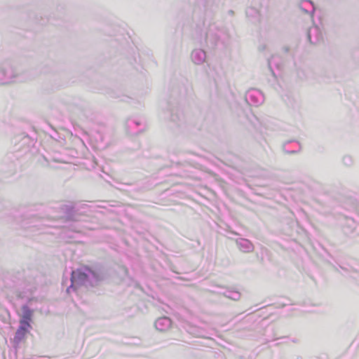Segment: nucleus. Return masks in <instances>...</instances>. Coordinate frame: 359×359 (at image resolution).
<instances>
[{"mask_svg":"<svg viewBox=\"0 0 359 359\" xmlns=\"http://www.w3.org/2000/svg\"><path fill=\"white\" fill-rule=\"evenodd\" d=\"M20 327L16 331L15 339L20 341L23 339L31 328L30 323L27 320H20Z\"/></svg>","mask_w":359,"mask_h":359,"instance_id":"f257e3e1","label":"nucleus"},{"mask_svg":"<svg viewBox=\"0 0 359 359\" xmlns=\"http://www.w3.org/2000/svg\"><path fill=\"white\" fill-rule=\"evenodd\" d=\"M32 316V311L29 309L27 307H24V313L22 318L20 320H27L30 323Z\"/></svg>","mask_w":359,"mask_h":359,"instance_id":"f03ea898","label":"nucleus"},{"mask_svg":"<svg viewBox=\"0 0 359 359\" xmlns=\"http://www.w3.org/2000/svg\"><path fill=\"white\" fill-rule=\"evenodd\" d=\"M74 272L72 273V285L75 283V280H74Z\"/></svg>","mask_w":359,"mask_h":359,"instance_id":"7ed1b4c3","label":"nucleus"},{"mask_svg":"<svg viewBox=\"0 0 359 359\" xmlns=\"http://www.w3.org/2000/svg\"><path fill=\"white\" fill-rule=\"evenodd\" d=\"M161 320H166V321H168L170 323V320L168 318H162V319H159L158 320V323H159Z\"/></svg>","mask_w":359,"mask_h":359,"instance_id":"20e7f679","label":"nucleus"},{"mask_svg":"<svg viewBox=\"0 0 359 359\" xmlns=\"http://www.w3.org/2000/svg\"><path fill=\"white\" fill-rule=\"evenodd\" d=\"M80 276H82V277H83V278H86V274H84V273H81V274H80Z\"/></svg>","mask_w":359,"mask_h":359,"instance_id":"39448f33","label":"nucleus"}]
</instances>
